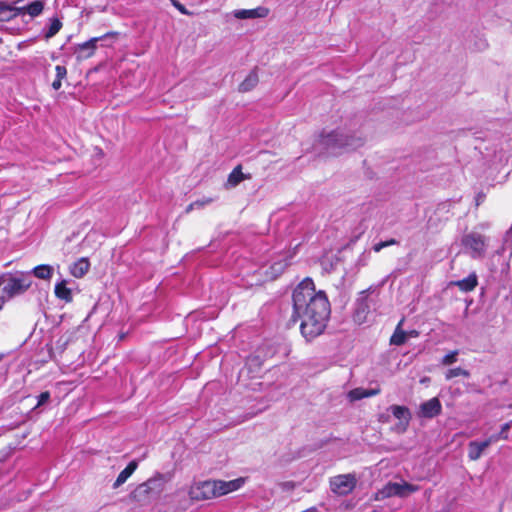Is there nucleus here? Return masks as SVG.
I'll list each match as a JSON object with an SVG mask.
<instances>
[{
  "label": "nucleus",
  "instance_id": "f257e3e1",
  "mask_svg": "<svg viewBox=\"0 0 512 512\" xmlns=\"http://www.w3.org/2000/svg\"><path fill=\"white\" fill-rule=\"evenodd\" d=\"M292 300L293 315L290 322L295 325L301 320L300 331L308 341L321 335L331 313L325 291L316 290L314 281L307 277L295 287Z\"/></svg>",
  "mask_w": 512,
  "mask_h": 512
},
{
  "label": "nucleus",
  "instance_id": "f03ea898",
  "mask_svg": "<svg viewBox=\"0 0 512 512\" xmlns=\"http://www.w3.org/2000/svg\"><path fill=\"white\" fill-rule=\"evenodd\" d=\"M244 484L243 478L230 481L224 480H203L190 485L188 489L189 499L193 502H200L218 498L234 492Z\"/></svg>",
  "mask_w": 512,
  "mask_h": 512
},
{
  "label": "nucleus",
  "instance_id": "7ed1b4c3",
  "mask_svg": "<svg viewBox=\"0 0 512 512\" xmlns=\"http://www.w3.org/2000/svg\"><path fill=\"white\" fill-rule=\"evenodd\" d=\"M33 284L29 272H16L15 274H3L0 276V310L6 301L25 294Z\"/></svg>",
  "mask_w": 512,
  "mask_h": 512
},
{
  "label": "nucleus",
  "instance_id": "20e7f679",
  "mask_svg": "<svg viewBox=\"0 0 512 512\" xmlns=\"http://www.w3.org/2000/svg\"><path fill=\"white\" fill-rule=\"evenodd\" d=\"M166 481L164 474L156 472L129 493V501L139 505L149 504L154 495H160L163 492Z\"/></svg>",
  "mask_w": 512,
  "mask_h": 512
},
{
  "label": "nucleus",
  "instance_id": "39448f33",
  "mask_svg": "<svg viewBox=\"0 0 512 512\" xmlns=\"http://www.w3.org/2000/svg\"><path fill=\"white\" fill-rule=\"evenodd\" d=\"M418 490L419 487L417 485H413L408 482H388L376 492L375 500H384L394 496L404 498Z\"/></svg>",
  "mask_w": 512,
  "mask_h": 512
},
{
  "label": "nucleus",
  "instance_id": "423d86ee",
  "mask_svg": "<svg viewBox=\"0 0 512 512\" xmlns=\"http://www.w3.org/2000/svg\"><path fill=\"white\" fill-rule=\"evenodd\" d=\"M461 244L471 251L473 258H480L485 255L486 238L479 233L471 232L465 234L461 239Z\"/></svg>",
  "mask_w": 512,
  "mask_h": 512
},
{
  "label": "nucleus",
  "instance_id": "0eeeda50",
  "mask_svg": "<svg viewBox=\"0 0 512 512\" xmlns=\"http://www.w3.org/2000/svg\"><path fill=\"white\" fill-rule=\"evenodd\" d=\"M356 478L352 474H341L330 479V489L338 495H347L351 493L356 486Z\"/></svg>",
  "mask_w": 512,
  "mask_h": 512
},
{
  "label": "nucleus",
  "instance_id": "6e6552de",
  "mask_svg": "<svg viewBox=\"0 0 512 512\" xmlns=\"http://www.w3.org/2000/svg\"><path fill=\"white\" fill-rule=\"evenodd\" d=\"M113 35H115V33H107L106 35H104V37L113 36ZM102 38H103V36L102 37H93L84 43L78 44L75 49V53L77 54V59L82 60V59H88V58L92 57L96 52L98 41H100Z\"/></svg>",
  "mask_w": 512,
  "mask_h": 512
},
{
  "label": "nucleus",
  "instance_id": "1a4fd4ad",
  "mask_svg": "<svg viewBox=\"0 0 512 512\" xmlns=\"http://www.w3.org/2000/svg\"><path fill=\"white\" fill-rule=\"evenodd\" d=\"M442 412V405L437 397H433L423 402L419 408V416L423 418H434Z\"/></svg>",
  "mask_w": 512,
  "mask_h": 512
},
{
  "label": "nucleus",
  "instance_id": "9d476101",
  "mask_svg": "<svg viewBox=\"0 0 512 512\" xmlns=\"http://www.w3.org/2000/svg\"><path fill=\"white\" fill-rule=\"evenodd\" d=\"M492 443H495L494 437H488L484 441H471L468 444V457L472 461L478 460L484 450L488 448Z\"/></svg>",
  "mask_w": 512,
  "mask_h": 512
},
{
  "label": "nucleus",
  "instance_id": "9b49d317",
  "mask_svg": "<svg viewBox=\"0 0 512 512\" xmlns=\"http://www.w3.org/2000/svg\"><path fill=\"white\" fill-rule=\"evenodd\" d=\"M270 10L267 7L259 6L254 9H239L233 12L234 17L237 19H254L265 18L269 15Z\"/></svg>",
  "mask_w": 512,
  "mask_h": 512
},
{
  "label": "nucleus",
  "instance_id": "f8f14e48",
  "mask_svg": "<svg viewBox=\"0 0 512 512\" xmlns=\"http://www.w3.org/2000/svg\"><path fill=\"white\" fill-rule=\"evenodd\" d=\"M390 410L393 416L400 421L399 425L402 426V430L405 431L411 420V413L409 408L402 405H392Z\"/></svg>",
  "mask_w": 512,
  "mask_h": 512
},
{
  "label": "nucleus",
  "instance_id": "ddd939ff",
  "mask_svg": "<svg viewBox=\"0 0 512 512\" xmlns=\"http://www.w3.org/2000/svg\"><path fill=\"white\" fill-rule=\"evenodd\" d=\"M245 368L251 378L259 377L263 371V360L258 355H251L246 360Z\"/></svg>",
  "mask_w": 512,
  "mask_h": 512
},
{
  "label": "nucleus",
  "instance_id": "4468645a",
  "mask_svg": "<svg viewBox=\"0 0 512 512\" xmlns=\"http://www.w3.org/2000/svg\"><path fill=\"white\" fill-rule=\"evenodd\" d=\"M319 141L321 145L326 148H333L335 146H343L346 144L342 138V135L337 131H332L327 134L321 133Z\"/></svg>",
  "mask_w": 512,
  "mask_h": 512
},
{
  "label": "nucleus",
  "instance_id": "2eb2a0df",
  "mask_svg": "<svg viewBox=\"0 0 512 512\" xmlns=\"http://www.w3.org/2000/svg\"><path fill=\"white\" fill-rule=\"evenodd\" d=\"M452 285L458 287L462 292H471L477 287L478 278L477 275L473 272L464 279L452 282Z\"/></svg>",
  "mask_w": 512,
  "mask_h": 512
},
{
  "label": "nucleus",
  "instance_id": "dca6fc26",
  "mask_svg": "<svg viewBox=\"0 0 512 512\" xmlns=\"http://www.w3.org/2000/svg\"><path fill=\"white\" fill-rule=\"evenodd\" d=\"M138 467V462L136 460H132L128 463V465L119 473L115 482L113 483V488L117 489L121 485H123L128 478L136 471Z\"/></svg>",
  "mask_w": 512,
  "mask_h": 512
},
{
  "label": "nucleus",
  "instance_id": "f3484780",
  "mask_svg": "<svg viewBox=\"0 0 512 512\" xmlns=\"http://www.w3.org/2000/svg\"><path fill=\"white\" fill-rule=\"evenodd\" d=\"M90 269V261L87 257H82L72 264L70 273L76 278H82Z\"/></svg>",
  "mask_w": 512,
  "mask_h": 512
},
{
  "label": "nucleus",
  "instance_id": "a211bd4d",
  "mask_svg": "<svg viewBox=\"0 0 512 512\" xmlns=\"http://www.w3.org/2000/svg\"><path fill=\"white\" fill-rule=\"evenodd\" d=\"M54 293L58 299L66 303H70L73 300L72 291L67 287L66 280H62L55 285Z\"/></svg>",
  "mask_w": 512,
  "mask_h": 512
},
{
  "label": "nucleus",
  "instance_id": "6ab92c4d",
  "mask_svg": "<svg viewBox=\"0 0 512 512\" xmlns=\"http://www.w3.org/2000/svg\"><path fill=\"white\" fill-rule=\"evenodd\" d=\"M404 318H402L397 324L394 333L390 337V344L395 346H401L407 341V333L402 329Z\"/></svg>",
  "mask_w": 512,
  "mask_h": 512
},
{
  "label": "nucleus",
  "instance_id": "aec40b11",
  "mask_svg": "<svg viewBox=\"0 0 512 512\" xmlns=\"http://www.w3.org/2000/svg\"><path fill=\"white\" fill-rule=\"evenodd\" d=\"M259 82V77H258V74L256 72V70H252L248 75L247 77L240 83L239 85V91L240 92H249L251 91L254 87H256V85L258 84Z\"/></svg>",
  "mask_w": 512,
  "mask_h": 512
},
{
  "label": "nucleus",
  "instance_id": "412c9836",
  "mask_svg": "<svg viewBox=\"0 0 512 512\" xmlns=\"http://www.w3.org/2000/svg\"><path fill=\"white\" fill-rule=\"evenodd\" d=\"M19 15V9L12 7L0 1V21L6 22L16 18Z\"/></svg>",
  "mask_w": 512,
  "mask_h": 512
},
{
  "label": "nucleus",
  "instance_id": "4be33fe9",
  "mask_svg": "<svg viewBox=\"0 0 512 512\" xmlns=\"http://www.w3.org/2000/svg\"><path fill=\"white\" fill-rule=\"evenodd\" d=\"M245 179H249V175L242 172V166L239 164L228 175L227 184L235 187Z\"/></svg>",
  "mask_w": 512,
  "mask_h": 512
},
{
  "label": "nucleus",
  "instance_id": "5701e85b",
  "mask_svg": "<svg viewBox=\"0 0 512 512\" xmlns=\"http://www.w3.org/2000/svg\"><path fill=\"white\" fill-rule=\"evenodd\" d=\"M32 273L39 279L49 280L53 275V268L50 265L41 264L34 267Z\"/></svg>",
  "mask_w": 512,
  "mask_h": 512
},
{
  "label": "nucleus",
  "instance_id": "b1692460",
  "mask_svg": "<svg viewBox=\"0 0 512 512\" xmlns=\"http://www.w3.org/2000/svg\"><path fill=\"white\" fill-rule=\"evenodd\" d=\"M56 77L52 82L51 86L54 90H59L62 87V80L67 77V68L63 65H57L55 67Z\"/></svg>",
  "mask_w": 512,
  "mask_h": 512
},
{
  "label": "nucleus",
  "instance_id": "393cba45",
  "mask_svg": "<svg viewBox=\"0 0 512 512\" xmlns=\"http://www.w3.org/2000/svg\"><path fill=\"white\" fill-rule=\"evenodd\" d=\"M49 27L44 34L46 40L54 37L62 28L63 24L58 17H53L49 19Z\"/></svg>",
  "mask_w": 512,
  "mask_h": 512
},
{
  "label": "nucleus",
  "instance_id": "a878e982",
  "mask_svg": "<svg viewBox=\"0 0 512 512\" xmlns=\"http://www.w3.org/2000/svg\"><path fill=\"white\" fill-rule=\"evenodd\" d=\"M27 14H29L31 17H37L39 16L44 9V3L40 0H35L29 4H27L25 7L22 8Z\"/></svg>",
  "mask_w": 512,
  "mask_h": 512
},
{
  "label": "nucleus",
  "instance_id": "bb28decb",
  "mask_svg": "<svg viewBox=\"0 0 512 512\" xmlns=\"http://www.w3.org/2000/svg\"><path fill=\"white\" fill-rule=\"evenodd\" d=\"M459 376H463L465 378H468L470 376V372L468 370H465V369L461 368V367H456V368L449 369L445 373V379L446 380H450L452 378L459 377Z\"/></svg>",
  "mask_w": 512,
  "mask_h": 512
},
{
  "label": "nucleus",
  "instance_id": "cd10ccee",
  "mask_svg": "<svg viewBox=\"0 0 512 512\" xmlns=\"http://www.w3.org/2000/svg\"><path fill=\"white\" fill-rule=\"evenodd\" d=\"M511 423L512 422H507L505 423L502 428H501V431L498 433V434H493L491 435L490 437H494L495 438V442L499 441V440H507L508 439V431L510 430L511 428Z\"/></svg>",
  "mask_w": 512,
  "mask_h": 512
},
{
  "label": "nucleus",
  "instance_id": "c85d7f7f",
  "mask_svg": "<svg viewBox=\"0 0 512 512\" xmlns=\"http://www.w3.org/2000/svg\"><path fill=\"white\" fill-rule=\"evenodd\" d=\"M365 389L364 388H355L349 391L348 397L351 401H357L365 398Z\"/></svg>",
  "mask_w": 512,
  "mask_h": 512
},
{
  "label": "nucleus",
  "instance_id": "c756f323",
  "mask_svg": "<svg viewBox=\"0 0 512 512\" xmlns=\"http://www.w3.org/2000/svg\"><path fill=\"white\" fill-rule=\"evenodd\" d=\"M397 244H398V241L396 239H394V238H391L389 240L381 241L379 243H376L373 246V250H374V252L378 253V252H380L385 247L392 246V245H397Z\"/></svg>",
  "mask_w": 512,
  "mask_h": 512
},
{
  "label": "nucleus",
  "instance_id": "7c9ffc66",
  "mask_svg": "<svg viewBox=\"0 0 512 512\" xmlns=\"http://www.w3.org/2000/svg\"><path fill=\"white\" fill-rule=\"evenodd\" d=\"M458 350L451 351L442 358L441 363L445 366L451 365L457 361Z\"/></svg>",
  "mask_w": 512,
  "mask_h": 512
},
{
  "label": "nucleus",
  "instance_id": "2f4dec72",
  "mask_svg": "<svg viewBox=\"0 0 512 512\" xmlns=\"http://www.w3.org/2000/svg\"><path fill=\"white\" fill-rule=\"evenodd\" d=\"M172 5L183 15H192L193 13L187 10V8L180 3L178 0H170Z\"/></svg>",
  "mask_w": 512,
  "mask_h": 512
},
{
  "label": "nucleus",
  "instance_id": "473e14b6",
  "mask_svg": "<svg viewBox=\"0 0 512 512\" xmlns=\"http://www.w3.org/2000/svg\"><path fill=\"white\" fill-rule=\"evenodd\" d=\"M213 201H214V199L212 197H206L203 199L196 200L194 202H195L196 208L200 209V208L205 207L206 205L211 204Z\"/></svg>",
  "mask_w": 512,
  "mask_h": 512
},
{
  "label": "nucleus",
  "instance_id": "72a5a7b5",
  "mask_svg": "<svg viewBox=\"0 0 512 512\" xmlns=\"http://www.w3.org/2000/svg\"><path fill=\"white\" fill-rule=\"evenodd\" d=\"M49 399H50L49 391H44V392L40 393V395L38 396V402H37L36 407H40V406L44 405Z\"/></svg>",
  "mask_w": 512,
  "mask_h": 512
},
{
  "label": "nucleus",
  "instance_id": "f704fd0d",
  "mask_svg": "<svg viewBox=\"0 0 512 512\" xmlns=\"http://www.w3.org/2000/svg\"><path fill=\"white\" fill-rule=\"evenodd\" d=\"M381 392V389L380 388H375V389H365V398L367 397H372V396H375V395H378L379 393Z\"/></svg>",
  "mask_w": 512,
  "mask_h": 512
},
{
  "label": "nucleus",
  "instance_id": "c9c22d12",
  "mask_svg": "<svg viewBox=\"0 0 512 512\" xmlns=\"http://www.w3.org/2000/svg\"><path fill=\"white\" fill-rule=\"evenodd\" d=\"M485 198H486V195L484 192L477 193V195L475 197L476 206L478 207L481 203H483L485 201Z\"/></svg>",
  "mask_w": 512,
  "mask_h": 512
},
{
  "label": "nucleus",
  "instance_id": "e433bc0d",
  "mask_svg": "<svg viewBox=\"0 0 512 512\" xmlns=\"http://www.w3.org/2000/svg\"><path fill=\"white\" fill-rule=\"evenodd\" d=\"M406 333H407V338H416L419 336V332L417 330L406 331Z\"/></svg>",
  "mask_w": 512,
  "mask_h": 512
},
{
  "label": "nucleus",
  "instance_id": "4c0bfd02",
  "mask_svg": "<svg viewBox=\"0 0 512 512\" xmlns=\"http://www.w3.org/2000/svg\"><path fill=\"white\" fill-rule=\"evenodd\" d=\"M194 209H197V208H196L195 202H192V203H190V204L185 208V213L189 214V213H190V212H192Z\"/></svg>",
  "mask_w": 512,
  "mask_h": 512
},
{
  "label": "nucleus",
  "instance_id": "58836bf2",
  "mask_svg": "<svg viewBox=\"0 0 512 512\" xmlns=\"http://www.w3.org/2000/svg\"><path fill=\"white\" fill-rule=\"evenodd\" d=\"M4 355L2 353H0V362L2 361Z\"/></svg>",
  "mask_w": 512,
  "mask_h": 512
}]
</instances>
